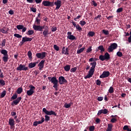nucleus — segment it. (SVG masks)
Returning a JSON list of instances; mask_svg holds the SVG:
<instances>
[{"instance_id":"26","label":"nucleus","mask_w":131,"mask_h":131,"mask_svg":"<svg viewBox=\"0 0 131 131\" xmlns=\"http://www.w3.org/2000/svg\"><path fill=\"white\" fill-rule=\"evenodd\" d=\"M35 26H40V19L37 17H35V21H34Z\"/></svg>"},{"instance_id":"61","label":"nucleus","mask_w":131,"mask_h":131,"mask_svg":"<svg viewBox=\"0 0 131 131\" xmlns=\"http://www.w3.org/2000/svg\"><path fill=\"white\" fill-rule=\"evenodd\" d=\"M99 122H101V120H100L99 118L96 119V123H99Z\"/></svg>"},{"instance_id":"60","label":"nucleus","mask_w":131,"mask_h":131,"mask_svg":"<svg viewBox=\"0 0 131 131\" xmlns=\"http://www.w3.org/2000/svg\"><path fill=\"white\" fill-rule=\"evenodd\" d=\"M57 31V27H54L52 28V32H54Z\"/></svg>"},{"instance_id":"58","label":"nucleus","mask_w":131,"mask_h":131,"mask_svg":"<svg viewBox=\"0 0 131 131\" xmlns=\"http://www.w3.org/2000/svg\"><path fill=\"white\" fill-rule=\"evenodd\" d=\"M92 5L94 7H97V3H96V1H92Z\"/></svg>"},{"instance_id":"47","label":"nucleus","mask_w":131,"mask_h":131,"mask_svg":"<svg viewBox=\"0 0 131 131\" xmlns=\"http://www.w3.org/2000/svg\"><path fill=\"white\" fill-rule=\"evenodd\" d=\"M101 83H102V82L99 79L97 80V81H96V84H97V85L98 86L101 85Z\"/></svg>"},{"instance_id":"33","label":"nucleus","mask_w":131,"mask_h":131,"mask_svg":"<svg viewBox=\"0 0 131 131\" xmlns=\"http://www.w3.org/2000/svg\"><path fill=\"white\" fill-rule=\"evenodd\" d=\"M85 48H82L81 49H79V50H77V54H79L83 52V51H84Z\"/></svg>"},{"instance_id":"54","label":"nucleus","mask_w":131,"mask_h":131,"mask_svg":"<svg viewBox=\"0 0 131 131\" xmlns=\"http://www.w3.org/2000/svg\"><path fill=\"white\" fill-rule=\"evenodd\" d=\"M116 121H117V119L116 118L111 119V122H112V123H114Z\"/></svg>"},{"instance_id":"53","label":"nucleus","mask_w":131,"mask_h":131,"mask_svg":"<svg viewBox=\"0 0 131 131\" xmlns=\"http://www.w3.org/2000/svg\"><path fill=\"white\" fill-rule=\"evenodd\" d=\"M16 115V113L15 112H10V116H12V117H14Z\"/></svg>"},{"instance_id":"64","label":"nucleus","mask_w":131,"mask_h":131,"mask_svg":"<svg viewBox=\"0 0 131 131\" xmlns=\"http://www.w3.org/2000/svg\"><path fill=\"white\" fill-rule=\"evenodd\" d=\"M2 3H3L4 4H6L8 3V0H3Z\"/></svg>"},{"instance_id":"52","label":"nucleus","mask_w":131,"mask_h":131,"mask_svg":"<svg viewBox=\"0 0 131 131\" xmlns=\"http://www.w3.org/2000/svg\"><path fill=\"white\" fill-rule=\"evenodd\" d=\"M31 11H32L33 13H35V12H37V9L34 7H32L31 8Z\"/></svg>"},{"instance_id":"6","label":"nucleus","mask_w":131,"mask_h":131,"mask_svg":"<svg viewBox=\"0 0 131 131\" xmlns=\"http://www.w3.org/2000/svg\"><path fill=\"white\" fill-rule=\"evenodd\" d=\"M1 54L3 55V57L2 58L3 60V62L7 63L8 62V59H9V55H8V51L5 49L1 50Z\"/></svg>"},{"instance_id":"35","label":"nucleus","mask_w":131,"mask_h":131,"mask_svg":"<svg viewBox=\"0 0 131 131\" xmlns=\"http://www.w3.org/2000/svg\"><path fill=\"white\" fill-rule=\"evenodd\" d=\"M73 104V103L71 102L70 104L64 103V107L66 108H69L71 107V105Z\"/></svg>"},{"instance_id":"55","label":"nucleus","mask_w":131,"mask_h":131,"mask_svg":"<svg viewBox=\"0 0 131 131\" xmlns=\"http://www.w3.org/2000/svg\"><path fill=\"white\" fill-rule=\"evenodd\" d=\"M97 100L98 101H102L103 100V97H98V98H97Z\"/></svg>"},{"instance_id":"44","label":"nucleus","mask_w":131,"mask_h":131,"mask_svg":"<svg viewBox=\"0 0 131 131\" xmlns=\"http://www.w3.org/2000/svg\"><path fill=\"white\" fill-rule=\"evenodd\" d=\"M0 84L2 86L5 85V82L3 79H0Z\"/></svg>"},{"instance_id":"62","label":"nucleus","mask_w":131,"mask_h":131,"mask_svg":"<svg viewBox=\"0 0 131 131\" xmlns=\"http://www.w3.org/2000/svg\"><path fill=\"white\" fill-rule=\"evenodd\" d=\"M95 60H97V59H94V58H90V60L88 61H89L90 62H93L94 61H95Z\"/></svg>"},{"instance_id":"16","label":"nucleus","mask_w":131,"mask_h":131,"mask_svg":"<svg viewBox=\"0 0 131 131\" xmlns=\"http://www.w3.org/2000/svg\"><path fill=\"white\" fill-rule=\"evenodd\" d=\"M67 38H68V39H70L71 40H77V38H75V36H74L73 35H72L71 32H68L67 33Z\"/></svg>"},{"instance_id":"22","label":"nucleus","mask_w":131,"mask_h":131,"mask_svg":"<svg viewBox=\"0 0 131 131\" xmlns=\"http://www.w3.org/2000/svg\"><path fill=\"white\" fill-rule=\"evenodd\" d=\"M9 31V29L4 27L3 28H2V30H1L0 31L2 32V33L3 34H7L8 33V31Z\"/></svg>"},{"instance_id":"2","label":"nucleus","mask_w":131,"mask_h":131,"mask_svg":"<svg viewBox=\"0 0 131 131\" xmlns=\"http://www.w3.org/2000/svg\"><path fill=\"white\" fill-rule=\"evenodd\" d=\"M48 80L53 85H54V84L58 85V83L62 85L64 83H67V80L64 78L63 76H59L58 79H57V78L55 77H48Z\"/></svg>"},{"instance_id":"32","label":"nucleus","mask_w":131,"mask_h":131,"mask_svg":"<svg viewBox=\"0 0 131 131\" xmlns=\"http://www.w3.org/2000/svg\"><path fill=\"white\" fill-rule=\"evenodd\" d=\"M33 34H34V31L33 30H28V31L26 33L27 35L28 36L32 35Z\"/></svg>"},{"instance_id":"20","label":"nucleus","mask_w":131,"mask_h":131,"mask_svg":"<svg viewBox=\"0 0 131 131\" xmlns=\"http://www.w3.org/2000/svg\"><path fill=\"white\" fill-rule=\"evenodd\" d=\"M62 54L64 55H69V49L68 48H66V47H63L62 48Z\"/></svg>"},{"instance_id":"25","label":"nucleus","mask_w":131,"mask_h":131,"mask_svg":"<svg viewBox=\"0 0 131 131\" xmlns=\"http://www.w3.org/2000/svg\"><path fill=\"white\" fill-rule=\"evenodd\" d=\"M14 122H15V121H14L13 119H9L8 123L9 124V125L10 126V127L14 126V125H15V124L14 123Z\"/></svg>"},{"instance_id":"28","label":"nucleus","mask_w":131,"mask_h":131,"mask_svg":"<svg viewBox=\"0 0 131 131\" xmlns=\"http://www.w3.org/2000/svg\"><path fill=\"white\" fill-rule=\"evenodd\" d=\"M63 69H64V71L67 72H69V70L72 69H71V65H66Z\"/></svg>"},{"instance_id":"50","label":"nucleus","mask_w":131,"mask_h":131,"mask_svg":"<svg viewBox=\"0 0 131 131\" xmlns=\"http://www.w3.org/2000/svg\"><path fill=\"white\" fill-rule=\"evenodd\" d=\"M14 37H16L17 38H21V35H19V34H14Z\"/></svg>"},{"instance_id":"9","label":"nucleus","mask_w":131,"mask_h":131,"mask_svg":"<svg viewBox=\"0 0 131 131\" xmlns=\"http://www.w3.org/2000/svg\"><path fill=\"white\" fill-rule=\"evenodd\" d=\"M118 45L116 43H113L112 44H111V45L108 47V49H107V51L108 53H111L113 52L114 50L117 49V48L118 47Z\"/></svg>"},{"instance_id":"8","label":"nucleus","mask_w":131,"mask_h":131,"mask_svg":"<svg viewBox=\"0 0 131 131\" xmlns=\"http://www.w3.org/2000/svg\"><path fill=\"white\" fill-rule=\"evenodd\" d=\"M29 69V67L26 66V64H19L16 70L17 71H27Z\"/></svg>"},{"instance_id":"19","label":"nucleus","mask_w":131,"mask_h":131,"mask_svg":"<svg viewBox=\"0 0 131 131\" xmlns=\"http://www.w3.org/2000/svg\"><path fill=\"white\" fill-rule=\"evenodd\" d=\"M27 3L33 4L35 3L36 4H39L41 3V0H27Z\"/></svg>"},{"instance_id":"63","label":"nucleus","mask_w":131,"mask_h":131,"mask_svg":"<svg viewBox=\"0 0 131 131\" xmlns=\"http://www.w3.org/2000/svg\"><path fill=\"white\" fill-rule=\"evenodd\" d=\"M129 34L131 35V31L129 32V33H128ZM130 39H131V35L129 36V37H128V41L129 42H130Z\"/></svg>"},{"instance_id":"59","label":"nucleus","mask_w":131,"mask_h":131,"mask_svg":"<svg viewBox=\"0 0 131 131\" xmlns=\"http://www.w3.org/2000/svg\"><path fill=\"white\" fill-rule=\"evenodd\" d=\"M8 13L10 15H13L14 14V11L12 10H9V11L8 12Z\"/></svg>"},{"instance_id":"56","label":"nucleus","mask_w":131,"mask_h":131,"mask_svg":"<svg viewBox=\"0 0 131 131\" xmlns=\"http://www.w3.org/2000/svg\"><path fill=\"white\" fill-rule=\"evenodd\" d=\"M123 130H130V129H129V128H128V126L124 125L123 126Z\"/></svg>"},{"instance_id":"13","label":"nucleus","mask_w":131,"mask_h":131,"mask_svg":"<svg viewBox=\"0 0 131 131\" xmlns=\"http://www.w3.org/2000/svg\"><path fill=\"white\" fill-rule=\"evenodd\" d=\"M56 6V10H58L60 8V6H62V1L60 0H56L53 3V6Z\"/></svg>"},{"instance_id":"3","label":"nucleus","mask_w":131,"mask_h":131,"mask_svg":"<svg viewBox=\"0 0 131 131\" xmlns=\"http://www.w3.org/2000/svg\"><path fill=\"white\" fill-rule=\"evenodd\" d=\"M90 64L91 66H92V67H90V66H87V68H85V70H90V71L88 72V75L84 77V79H90L93 76V74L94 73V69L96 68L97 62H96V61H93V62L91 63Z\"/></svg>"},{"instance_id":"39","label":"nucleus","mask_w":131,"mask_h":131,"mask_svg":"<svg viewBox=\"0 0 131 131\" xmlns=\"http://www.w3.org/2000/svg\"><path fill=\"white\" fill-rule=\"evenodd\" d=\"M35 66H37V64H28V68H29V69H31L35 67Z\"/></svg>"},{"instance_id":"46","label":"nucleus","mask_w":131,"mask_h":131,"mask_svg":"<svg viewBox=\"0 0 131 131\" xmlns=\"http://www.w3.org/2000/svg\"><path fill=\"white\" fill-rule=\"evenodd\" d=\"M85 24H86V23L85 21L81 20L79 21V25H80L81 26H84L85 25Z\"/></svg>"},{"instance_id":"14","label":"nucleus","mask_w":131,"mask_h":131,"mask_svg":"<svg viewBox=\"0 0 131 131\" xmlns=\"http://www.w3.org/2000/svg\"><path fill=\"white\" fill-rule=\"evenodd\" d=\"M32 40H33V38H28L27 37H23L21 38V41H20V46L23 45L24 42L32 41Z\"/></svg>"},{"instance_id":"51","label":"nucleus","mask_w":131,"mask_h":131,"mask_svg":"<svg viewBox=\"0 0 131 131\" xmlns=\"http://www.w3.org/2000/svg\"><path fill=\"white\" fill-rule=\"evenodd\" d=\"M122 11H123V8H120L117 9V11H116V12L121 13V12H122Z\"/></svg>"},{"instance_id":"37","label":"nucleus","mask_w":131,"mask_h":131,"mask_svg":"<svg viewBox=\"0 0 131 131\" xmlns=\"http://www.w3.org/2000/svg\"><path fill=\"white\" fill-rule=\"evenodd\" d=\"M7 92L5 91H3V92L1 93V97L0 98H4L5 95H6Z\"/></svg>"},{"instance_id":"7","label":"nucleus","mask_w":131,"mask_h":131,"mask_svg":"<svg viewBox=\"0 0 131 131\" xmlns=\"http://www.w3.org/2000/svg\"><path fill=\"white\" fill-rule=\"evenodd\" d=\"M111 58V57L110 56V54H108L107 52H105L104 53V55H99V60H101L102 61H108Z\"/></svg>"},{"instance_id":"43","label":"nucleus","mask_w":131,"mask_h":131,"mask_svg":"<svg viewBox=\"0 0 131 131\" xmlns=\"http://www.w3.org/2000/svg\"><path fill=\"white\" fill-rule=\"evenodd\" d=\"M116 55H117V56H118V57H122V56H123V54H122V52L120 51L117 52Z\"/></svg>"},{"instance_id":"21","label":"nucleus","mask_w":131,"mask_h":131,"mask_svg":"<svg viewBox=\"0 0 131 131\" xmlns=\"http://www.w3.org/2000/svg\"><path fill=\"white\" fill-rule=\"evenodd\" d=\"M44 62H46V60H42V61H40V62H39V64H38V67H39V70H41V69H43V68L44 67Z\"/></svg>"},{"instance_id":"18","label":"nucleus","mask_w":131,"mask_h":131,"mask_svg":"<svg viewBox=\"0 0 131 131\" xmlns=\"http://www.w3.org/2000/svg\"><path fill=\"white\" fill-rule=\"evenodd\" d=\"M72 25H73V26L76 28V29H77V31H79V32H81L82 31V28L80 27V26H79V25H76L75 24V22L72 21Z\"/></svg>"},{"instance_id":"36","label":"nucleus","mask_w":131,"mask_h":131,"mask_svg":"<svg viewBox=\"0 0 131 131\" xmlns=\"http://www.w3.org/2000/svg\"><path fill=\"white\" fill-rule=\"evenodd\" d=\"M114 92V90L113 89V87L112 86L110 87V89L108 90V93H109L110 94H113Z\"/></svg>"},{"instance_id":"45","label":"nucleus","mask_w":131,"mask_h":131,"mask_svg":"<svg viewBox=\"0 0 131 131\" xmlns=\"http://www.w3.org/2000/svg\"><path fill=\"white\" fill-rule=\"evenodd\" d=\"M88 130L94 131V126L92 125L90 127H88Z\"/></svg>"},{"instance_id":"48","label":"nucleus","mask_w":131,"mask_h":131,"mask_svg":"<svg viewBox=\"0 0 131 131\" xmlns=\"http://www.w3.org/2000/svg\"><path fill=\"white\" fill-rule=\"evenodd\" d=\"M58 86H59V85L57 84L56 83H54V85H53V88L56 90V91H58Z\"/></svg>"},{"instance_id":"41","label":"nucleus","mask_w":131,"mask_h":131,"mask_svg":"<svg viewBox=\"0 0 131 131\" xmlns=\"http://www.w3.org/2000/svg\"><path fill=\"white\" fill-rule=\"evenodd\" d=\"M53 49H54V50H56L57 51H59V47L57 46V45H53Z\"/></svg>"},{"instance_id":"38","label":"nucleus","mask_w":131,"mask_h":131,"mask_svg":"<svg viewBox=\"0 0 131 131\" xmlns=\"http://www.w3.org/2000/svg\"><path fill=\"white\" fill-rule=\"evenodd\" d=\"M102 33H103L104 35H108V34H110V32H108V30H102Z\"/></svg>"},{"instance_id":"42","label":"nucleus","mask_w":131,"mask_h":131,"mask_svg":"<svg viewBox=\"0 0 131 131\" xmlns=\"http://www.w3.org/2000/svg\"><path fill=\"white\" fill-rule=\"evenodd\" d=\"M76 71H77V67H74L70 69V71L71 72V73H74Z\"/></svg>"},{"instance_id":"4","label":"nucleus","mask_w":131,"mask_h":131,"mask_svg":"<svg viewBox=\"0 0 131 131\" xmlns=\"http://www.w3.org/2000/svg\"><path fill=\"white\" fill-rule=\"evenodd\" d=\"M42 111L43 113H44V114L47 115L44 116V121H46V122H48L50 120H51V118H50L49 116H48L53 115L54 116H57V113H56L54 111H48L46 108H43Z\"/></svg>"},{"instance_id":"5","label":"nucleus","mask_w":131,"mask_h":131,"mask_svg":"<svg viewBox=\"0 0 131 131\" xmlns=\"http://www.w3.org/2000/svg\"><path fill=\"white\" fill-rule=\"evenodd\" d=\"M10 99L14 100V101H13V102H12V103L10 104V105H16L21 100V97H18V95L16 94H13V96H12L11 98H10Z\"/></svg>"},{"instance_id":"11","label":"nucleus","mask_w":131,"mask_h":131,"mask_svg":"<svg viewBox=\"0 0 131 131\" xmlns=\"http://www.w3.org/2000/svg\"><path fill=\"white\" fill-rule=\"evenodd\" d=\"M29 90L27 91V95L28 96H31L34 94V90H35V87L32 85H29Z\"/></svg>"},{"instance_id":"15","label":"nucleus","mask_w":131,"mask_h":131,"mask_svg":"<svg viewBox=\"0 0 131 131\" xmlns=\"http://www.w3.org/2000/svg\"><path fill=\"white\" fill-rule=\"evenodd\" d=\"M110 72L108 71H103V73H102V75L99 76V78H107L108 76H110Z\"/></svg>"},{"instance_id":"29","label":"nucleus","mask_w":131,"mask_h":131,"mask_svg":"<svg viewBox=\"0 0 131 131\" xmlns=\"http://www.w3.org/2000/svg\"><path fill=\"white\" fill-rule=\"evenodd\" d=\"M7 42V39H3V40H2V42L1 43L0 46L2 47H5V43Z\"/></svg>"},{"instance_id":"40","label":"nucleus","mask_w":131,"mask_h":131,"mask_svg":"<svg viewBox=\"0 0 131 131\" xmlns=\"http://www.w3.org/2000/svg\"><path fill=\"white\" fill-rule=\"evenodd\" d=\"M28 58H29V60H32V52H31L30 51H28Z\"/></svg>"},{"instance_id":"1","label":"nucleus","mask_w":131,"mask_h":131,"mask_svg":"<svg viewBox=\"0 0 131 131\" xmlns=\"http://www.w3.org/2000/svg\"><path fill=\"white\" fill-rule=\"evenodd\" d=\"M33 30L38 32H43L42 34L44 37H47V35L49 34V28L46 26H36L33 25Z\"/></svg>"},{"instance_id":"23","label":"nucleus","mask_w":131,"mask_h":131,"mask_svg":"<svg viewBox=\"0 0 131 131\" xmlns=\"http://www.w3.org/2000/svg\"><path fill=\"white\" fill-rule=\"evenodd\" d=\"M98 51H101V53L104 52V48H103V46H99L98 48L96 49V52H98Z\"/></svg>"},{"instance_id":"27","label":"nucleus","mask_w":131,"mask_h":131,"mask_svg":"<svg viewBox=\"0 0 131 131\" xmlns=\"http://www.w3.org/2000/svg\"><path fill=\"white\" fill-rule=\"evenodd\" d=\"M113 127V125L112 124H108L107 127V130L105 131H112V128Z\"/></svg>"},{"instance_id":"57","label":"nucleus","mask_w":131,"mask_h":131,"mask_svg":"<svg viewBox=\"0 0 131 131\" xmlns=\"http://www.w3.org/2000/svg\"><path fill=\"white\" fill-rule=\"evenodd\" d=\"M105 17L107 18V20L111 21V19L113 18V15L110 16H108V17Z\"/></svg>"},{"instance_id":"24","label":"nucleus","mask_w":131,"mask_h":131,"mask_svg":"<svg viewBox=\"0 0 131 131\" xmlns=\"http://www.w3.org/2000/svg\"><path fill=\"white\" fill-rule=\"evenodd\" d=\"M16 28H17L16 29L14 28V30L15 31H16V30H20L21 29H27L26 27H24V26L21 25H17V26H16Z\"/></svg>"},{"instance_id":"12","label":"nucleus","mask_w":131,"mask_h":131,"mask_svg":"<svg viewBox=\"0 0 131 131\" xmlns=\"http://www.w3.org/2000/svg\"><path fill=\"white\" fill-rule=\"evenodd\" d=\"M47 55V53L46 52H42V53H38L35 54V57H37V58L43 59L46 57Z\"/></svg>"},{"instance_id":"34","label":"nucleus","mask_w":131,"mask_h":131,"mask_svg":"<svg viewBox=\"0 0 131 131\" xmlns=\"http://www.w3.org/2000/svg\"><path fill=\"white\" fill-rule=\"evenodd\" d=\"M23 92V89H21V88H18L17 89V94H18V95L20 94Z\"/></svg>"},{"instance_id":"31","label":"nucleus","mask_w":131,"mask_h":131,"mask_svg":"<svg viewBox=\"0 0 131 131\" xmlns=\"http://www.w3.org/2000/svg\"><path fill=\"white\" fill-rule=\"evenodd\" d=\"M95 34H96V33H94V32L90 31L89 32H88V36H90V37H93V36H94Z\"/></svg>"},{"instance_id":"10","label":"nucleus","mask_w":131,"mask_h":131,"mask_svg":"<svg viewBox=\"0 0 131 131\" xmlns=\"http://www.w3.org/2000/svg\"><path fill=\"white\" fill-rule=\"evenodd\" d=\"M42 3L43 6L46 7H53V4L54 3V2H49V1H43Z\"/></svg>"},{"instance_id":"30","label":"nucleus","mask_w":131,"mask_h":131,"mask_svg":"<svg viewBox=\"0 0 131 131\" xmlns=\"http://www.w3.org/2000/svg\"><path fill=\"white\" fill-rule=\"evenodd\" d=\"M40 119H42V120L38 121H34V122H33V123L41 124V123H43V122H44V121H46V120H44V118L42 117V118H40Z\"/></svg>"},{"instance_id":"49","label":"nucleus","mask_w":131,"mask_h":131,"mask_svg":"<svg viewBox=\"0 0 131 131\" xmlns=\"http://www.w3.org/2000/svg\"><path fill=\"white\" fill-rule=\"evenodd\" d=\"M92 52V46H90L89 48L87 49V51L85 53H89Z\"/></svg>"},{"instance_id":"17","label":"nucleus","mask_w":131,"mask_h":131,"mask_svg":"<svg viewBox=\"0 0 131 131\" xmlns=\"http://www.w3.org/2000/svg\"><path fill=\"white\" fill-rule=\"evenodd\" d=\"M108 113V110L104 108L103 110H99L98 113H97V116H99L101 114H107Z\"/></svg>"}]
</instances>
